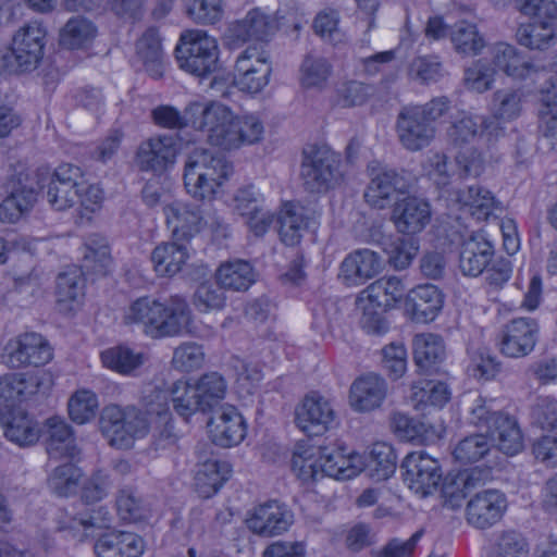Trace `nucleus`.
<instances>
[{
	"mask_svg": "<svg viewBox=\"0 0 557 557\" xmlns=\"http://www.w3.org/2000/svg\"><path fill=\"white\" fill-rule=\"evenodd\" d=\"M44 187H47L48 203L58 211L77 203L88 209L102 199L101 190L87 183L78 165L62 163L52 173L46 168L34 171L22 169L9 181V195L0 203V221L16 223L33 209L37 201V189Z\"/></svg>",
	"mask_w": 557,
	"mask_h": 557,
	"instance_id": "nucleus-1",
	"label": "nucleus"
},
{
	"mask_svg": "<svg viewBox=\"0 0 557 557\" xmlns=\"http://www.w3.org/2000/svg\"><path fill=\"white\" fill-rule=\"evenodd\" d=\"M125 325H136L150 338L174 337L187 332L191 311L185 298L171 296L161 301L153 296H141L123 310Z\"/></svg>",
	"mask_w": 557,
	"mask_h": 557,
	"instance_id": "nucleus-2",
	"label": "nucleus"
},
{
	"mask_svg": "<svg viewBox=\"0 0 557 557\" xmlns=\"http://www.w3.org/2000/svg\"><path fill=\"white\" fill-rule=\"evenodd\" d=\"M197 131L206 132L208 141L224 150L259 141L263 125L257 116H236L219 102L202 103L194 110Z\"/></svg>",
	"mask_w": 557,
	"mask_h": 557,
	"instance_id": "nucleus-3",
	"label": "nucleus"
},
{
	"mask_svg": "<svg viewBox=\"0 0 557 557\" xmlns=\"http://www.w3.org/2000/svg\"><path fill=\"white\" fill-rule=\"evenodd\" d=\"M232 172V164L223 156L197 148L185 161L184 185L193 198L210 200Z\"/></svg>",
	"mask_w": 557,
	"mask_h": 557,
	"instance_id": "nucleus-4",
	"label": "nucleus"
},
{
	"mask_svg": "<svg viewBox=\"0 0 557 557\" xmlns=\"http://www.w3.org/2000/svg\"><path fill=\"white\" fill-rule=\"evenodd\" d=\"M175 52L180 67L197 77H208L219 69L218 42L203 30L183 34Z\"/></svg>",
	"mask_w": 557,
	"mask_h": 557,
	"instance_id": "nucleus-5",
	"label": "nucleus"
},
{
	"mask_svg": "<svg viewBox=\"0 0 557 557\" xmlns=\"http://www.w3.org/2000/svg\"><path fill=\"white\" fill-rule=\"evenodd\" d=\"M300 176L309 193H325L341 184L339 156L326 146L312 147L304 153Z\"/></svg>",
	"mask_w": 557,
	"mask_h": 557,
	"instance_id": "nucleus-6",
	"label": "nucleus"
},
{
	"mask_svg": "<svg viewBox=\"0 0 557 557\" xmlns=\"http://www.w3.org/2000/svg\"><path fill=\"white\" fill-rule=\"evenodd\" d=\"M5 363L13 369L41 367L53 358V349L39 333L25 332L11 338L4 347Z\"/></svg>",
	"mask_w": 557,
	"mask_h": 557,
	"instance_id": "nucleus-7",
	"label": "nucleus"
},
{
	"mask_svg": "<svg viewBox=\"0 0 557 557\" xmlns=\"http://www.w3.org/2000/svg\"><path fill=\"white\" fill-rule=\"evenodd\" d=\"M46 36V28L39 22L27 23L15 32L10 50L17 72L28 73L39 66L45 53Z\"/></svg>",
	"mask_w": 557,
	"mask_h": 557,
	"instance_id": "nucleus-8",
	"label": "nucleus"
},
{
	"mask_svg": "<svg viewBox=\"0 0 557 557\" xmlns=\"http://www.w3.org/2000/svg\"><path fill=\"white\" fill-rule=\"evenodd\" d=\"M404 480L408 487L421 497L433 494L442 481L438 461L424 451H413L401 463Z\"/></svg>",
	"mask_w": 557,
	"mask_h": 557,
	"instance_id": "nucleus-9",
	"label": "nucleus"
},
{
	"mask_svg": "<svg viewBox=\"0 0 557 557\" xmlns=\"http://www.w3.org/2000/svg\"><path fill=\"white\" fill-rule=\"evenodd\" d=\"M52 384V375L46 371L8 373L0 377V405L7 410L13 409L16 403L37 393H46Z\"/></svg>",
	"mask_w": 557,
	"mask_h": 557,
	"instance_id": "nucleus-10",
	"label": "nucleus"
},
{
	"mask_svg": "<svg viewBox=\"0 0 557 557\" xmlns=\"http://www.w3.org/2000/svg\"><path fill=\"white\" fill-rule=\"evenodd\" d=\"M272 65L257 48L248 47L236 59L234 83L247 94H258L268 86Z\"/></svg>",
	"mask_w": 557,
	"mask_h": 557,
	"instance_id": "nucleus-11",
	"label": "nucleus"
},
{
	"mask_svg": "<svg viewBox=\"0 0 557 557\" xmlns=\"http://www.w3.org/2000/svg\"><path fill=\"white\" fill-rule=\"evenodd\" d=\"M395 128L399 143L409 151H419L428 147L435 137V126L413 106L401 108L397 114Z\"/></svg>",
	"mask_w": 557,
	"mask_h": 557,
	"instance_id": "nucleus-12",
	"label": "nucleus"
},
{
	"mask_svg": "<svg viewBox=\"0 0 557 557\" xmlns=\"http://www.w3.org/2000/svg\"><path fill=\"white\" fill-rule=\"evenodd\" d=\"M492 64L495 70L515 79H531L534 84L548 81L545 66L527 61L516 47L506 42H497L492 48Z\"/></svg>",
	"mask_w": 557,
	"mask_h": 557,
	"instance_id": "nucleus-13",
	"label": "nucleus"
},
{
	"mask_svg": "<svg viewBox=\"0 0 557 557\" xmlns=\"http://www.w3.org/2000/svg\"><path fill=\"white\" fill-rule=\"evenodd\" d=\"M537 332L539 325L534 319H512L498 334L499 351L510 358L528 356L536 345Z\"/></svg>",
	"mask_w": 557,
	"mask_h": 557,
	"instance_id": "nucleus-14",
	"label": "nucleus"
},
{
	"mask_svg": "<svg viewBox=\"0 0 557 557\" xmlns=\"http://www.w3.org/2000/svg\"><path fill=\"white\" fill-rule=\"evenodd\" d=\"M507 498L498 490H484L473 495L466 507L467 522L478 530L497 524L507 510Z\"/></svg>",
	"mask_w": 557,
	"mask_h": 557,
	"instance_id": "nucleus-15",
	"label": "nucleus"
},
{
	"mask_svg": "<svg viewBox=\"0 0 557 557\" xmlns=\"http://www.w3.org/2000/svg\"><path fill=\"white\" fill-rule=\"evenodd\" d=\"M297 426L308 435H322L335 424V410L326 398L312 394L296 409Z\"/></svg>",
	"mask_w": 557,
	"mask_h": 557,
	"instance_id": "nucleus-16",
	"label": "nucleus"
},
{
	"mask_svg": "<svg viewBox=\"0 0 557 557\" xmlns=\"http://www.w3.org/2000/svg\"><path fill=\"white\" fill-rule=\"evenodd\" d=\"M273 32L271 18L259 9H252L243 18L230 23L224 40L230 48H236L250 40H265Z\"/></svg>",
	"mask_w": 557,
	"mask_h": 557,
	"instance_id": "nucleus-17",
	"label": "nucleus"
},
{
	"mask_svg": "<svg viewBox=\"0 0 557 557\" xmlns=\"http://www.w3.org/2000/svg\"><path fill=\"white\" fill-rule=\"evenodd\" d=\"M166 224L177 242H189L206 225L200 208L193 203L173 201L163 208Z\"/></svg>",
	"mask_w": 557,
	"mask_h": 557,
	"instance_id": "nucleus-18",
	"label": "nucleus"
},
{
	"mask_svg": "<svg viewBox=\"0 0 557 557\" xmlns=\"http://www.w3.org/2000/svg\"><path fill=\"white\" fill-rule=\"evenodd\" d=\"M208 429L212 442L221 447L238 445L243 442L247 432L243 416L232 405L221 407L208 421Z\"/></svg>",
	"mask_w": 557,
	"mask_h": 557,
	"instance_id": "nucleus-19",
	"label": "nucleus"
},
{
	"mask_svg": "<svg viewBox=\"0 0 557 557\" xmlns=\"http://www.w3.org/2000/svg\"><path fill=\"white\" fill-rule=\"evenodd\" d=\"M293 518V512L284 504L270 500L253 509L247 525L258 535L274 536L287 531Z\"/></svg>",
	"mask_w": 557,
	"mask_h": 557,
	"instance_id": "nucleus-20",
	"label": "nucleus"
},
{
	"mask_svg": "<svg viewBox=\"0 0 557 557\" xmlns=\"http://www.w3.org/2000/svg\"><path fill=\"white\" fill-rule=\"evenodd\" d=\"M411 187V180L406 173L384 170L375 174L366 191V202L374 209L386 208L396 194H405Z\"/></svg>",
	"mask_w": 557,
	"mask_h": 557,
	"instance_id": "nucleus-21",
	"label": "nucleus"
},
{
	"mask_svg": "<svg viewBox=\"0 0 557 557\" xmlns=\"http://www.w3.org/2000/svg\"><path fill=\"white\" fill-rule=\"evenodd\" d=\"M176 154L177 149L172 136H157L139 145L135 162L140 171L161 173L175 162Z\"/></svg>",
	"mask_w": 557,
	"mask_h": 557,
	"instance_id": "nucleus-22",
	"label": "nucleus"
},
{
	"mask_svg": "<svg viewBox=\"0 0 557 557\" xmlns=\"http://www.w3.org/2000/svg\"><path fill=\"white\" fill-rule=\"evenodd\" d=\"M382 258L370 249H358L345 257L339 265L338 278L346 286H360L382 270Z\"/></svg>",
	"mask_w": 557,
	"mask_h": 557,
	"instance_id": "nucleus-23",
	"label": "nucleus"
},
{
	"mask_svg": "<svg viewBox=\"0 0 557 557\" xmlns=\"http://www.w3.org/2000/svg\"><path fill=\"white\" fill-rule=\"evenodd\" d=\"M493 257V244L483 233H472L460 244L459 269L465 276L476 277L484 272Z\"/></svg>",
	"mask_w": 557,
	"mask_h": 557,
	"instance_id": "nucleus-24",
	"label": "nucleus"
},
{
	"mask_svg": "<svg viewBox=\"0 0 557 557\" xmlns=\"http://www.w3.org/2000/svg\"><path fill=\"white\" fill-rule=\"evenodd\" d=\"M392 220L403 234L420 233L430 223V203L416 196L405 197L395 203Z\"/></svg>",
	"mask_w": 557,
	"mask_h": 557,
	"instance_id": "nucleus-25",
	"label": "nucleus"
},
{
	"mask_svg": "<svg viewBox=\"0 0 557 557\" xmlns=\"http://www.w3.org/2000/svg\"><path fill=\"white\" fill-rule=\"evenodd\" d=\"M387 395L386 381L375 373H368L354 381L349 391L350 406L357 411L379 408Z\"/></svg>",
	"mask_w": 557,
	"mask_h": 557,
	"instance_id": "nucleus-26",
	"label": "nucleus"
},
{
	"mask_svg": "<svg viewBox=\"0 0 557 557\" xmlns=\"http://www.w3.org/2000/svg\"><path fill=\"white\" fill-rule=\"evenodd\" d=\"M278 234L281 240L287 246L297 245L302 231L315 224V212L296 203H285L278 214Z\"/></svg>",
	"mask_w": 557,
	"mask_h": 557,
	"instance_id": "nucleus-27",
	"label": "nucleus"
},
{
	"mask_svg": "<svg viewBox=\"0 0 557 557\" xmlns=\"http://www.w3.org/2000/svg\"><path fill=\"white\" fill-rule=\"evenodd\" d=\"M110 522L109 511L99 507L96 509H79L71 508L60 510L58 516V528L60 531H70L77 535L79 531L81 539L88 535V531L92 529L107 528Z\"/></svg>",
	"mask_w": 557,
	"mask_h": 557,
	"instance_id": "nucleus-28",
	"label": "nucleus"
},
{
	"mask_svg": "<svg viewBox=\"0 0 557 557\" xmlns=\"http://www.w3.org/2000/svg\"><path fill=\"white\" fill-rule=\"evenodd\" d=\"M443 295L433 284H423L409 292L406 308L416 322L433 321L443 307Z\"/></svg>",
	"mask_w": 557,
	"mask_h": 557,
	"instance_id": "nucleus-29",
	"label": "nucleus"
},
{
	"mask_svg": "<svg viewBox=\"0 0 557 557\" xmlns=\"http://www.w3.org/2000/svg\"><path fill=\"white\" fill-rule=\"evenodd\" d=\"M94 549L98 557H140L145 545L139 535L117 531L101 535L96 541Z\"/></svg>",
	"mask_w": 557,
	"mask_h": 557,
	"instance_id": "nucleus-30",
	"label": "nucleus"
},
{
	"mask_svg": "<svg viewBox=\"0 0 557 557\" xmlns=\"http://www.w3.org/2000/svg\"><path fill=\"white\" fill-rule=\"evenodd\" d=\"M319 455L323 476L348 480L363 470V459L359 454L345 455L342 449L322 447Z\"/></svg>",
	"mask_w": 557,
	"mask_h": 557,
	"instance_id": "nucleus-31",
	"label": "nucleus"
},
{
	"mask_svg": "<svg viewBox=\"0 0 557 557\" xmlns=\"http://www.w3.org/2000/svg\"><path fill=\"white\" fill-rule=\"evenodd\" d=\"M46 451L52 459L73 458L77 454L72 428L61 418H49L45 423Z\"/></svg>",
	"mask_w": 557,
	"mask_h": 557,
	"instance_id": "nucleus-32",
	"label": "nucleus"
},
{
	"mask_svg": "<svg viewBox=\"0 0 557 557\" xmlns=\"http://www.w3.org/2000/svg\"><path fill=\"white\" fill-rule=\"evenodd\" d=\"M0 422L5 437L18 446H30L39 438L36 423L22 410H1Z\"/></svg>",
	"mask_w": 557,
	"mask_h": 557,
	"instance_id": "nucleus-33",
	"label": "nucleus"
},
{
	"mask_svg": "<svg viewBox=\"0 0 557 557\" xmlns=\"http://www.w3.org/2000/svg\"><path fill=\"white\" fill-rule=\"evenodd\" d=\"M541 98L539 108L540 128L553 147H557V74L539 87Z\"/></svg>",
	"mask_w": 557,
	"mask_h": 557,
	"instance_id": "nucleus-34",
	"label": "nucleus"
},
{
	"mask_svg": "<svg viewBox=\"0 0 557 557\" xmlns=\"http://www.w3.org/2000/svg\"><path fill=\"white\" fill-rule=\"evenodd\" d=\"M136 60L154 79L161 78L164 71V55L156 28L147 29L136 42Z\"/></svg>",
	"mask_w": 557,
	"mask_h": 557,
	"instance_id": "nucleus-35",
	"label": "nucleus"
},
{
	"mask_svg": "<svg viewBox=\"0 0 557 557\" xmlns=\"http://www.w3.org/2000/svg\"><path fill=\"white\" fill-rule=\"evenodd\" d=\"M391 426L399 438L408 442L428 445L441 437V432L433 425L410 418L401 412H394L392 414Z\"/></svg>",
	"mask_w": 557,
	"mask_h": 557,
	"instance_id": "nucleus-36",
	"label": "nucleus"
},
{
	"mask_svg": "<svg viewBox=\"0 0 557 557\" xmlns=\"http://www.w3.org/2000/svg\"><path fill=\"white\" fill-rule=\"evenodd\" d=\"M189 258L186 245L168 242L158 245L151 252L154 271L160 276H173L178 273Z\"/></svg>",
	"mask_w": 557,
	"mask_h": 557,
	"instance_id": "nucleus-37",
	"label": "nucleus"
},
{
	"mask_svg": "<svg viewBox=\"0 0 557 557\" xmlns=\"http://www.w3.org/2000/svg\"><path fill=\"white\" fill-rule=\"evenodd\" d=\"M405 292L406 287L399 277L383 276L371 283L362 295L376 308L386 311L403 299Z\"/></svg>",
	"mask_w": 557,
	"mask_h": 557,
	"instance_id": "nucleus-38",
	"label": "nucleus"
},
{
	"mask_svg": "<svg viewBox=\"0 0 557 557\" xmlns=\"http://www.w3.org/2000/svg\"><path fill=\"white\" fill-rule=\"evenodd\" d=\"M449 39L454 50L463 57L479 55L486 46L476 24L459 21L450 26Z\"/></svg>",
	"mask_w": 557,
	"mask_h": 557,
	"instance_id": "nucleus-39",
	"label": "nucleus"
},
{
	"mask_svg": "<svg viewBox=\"0 0 557 557\" xmlns=\"http://www.w3.org/2000/svg\"><path fill=\"white\" fill-rule=\"evenodd\" d=\"M396 465L394 448L389 444L379 442L371 446L366 456L363 470H367L373 480L384 481L394 474Z\"/></svg>",
	"mask_w": 557,
	"mask_h": 557,
	"instance_id": "nucleus-40",
	"label": "nucleus"
},
{
	"mask_svg": "<svg viewBox=\"0 0 557 557\" xmlns=\"http://www.w3.org/2000/svg\"><path fill=\"white\" fill-rule=\"evenodd\" d=\"M228 474L230 469L225 462L209 459L200 463L195 475V486L198 494L203 498L216 494L228 479Z\"/></svg>",
	"mask_w": 557,
	"mask_h": 557,
	"instance_id": "nucleus-41",
	"label": "nucleus"
},
{
	"mask_svg": "<svg viewBox=\"0 0 557 557\" xmlns=\"http://www.w3.org/2000/svg\"><path fill=\"white\" fill-rule=\"evenodd\" d=\"M445 347L440 335L432 333L417 334L413 338V358L418 368L430 372L433 367L442 362Z\"/></svg>",
	"mask_w": 557,
	"mask_h": 557,
	"instance_id": "nucleus-42",
	"label": "nucleus"
},
{
	"mask_svg": "<svg viewBox=\"0 0 557 557\" xmlns=\"http://www.w3.org/2000/svg\"><path fill=\"white\" fill-rule=\"evenodd\" d=\"M322 446L315 447L307 443L297 444L292 458V470L304 483L318 481L323 478L320 467L319 450Z\"/></svg>",
	"mask_w": 557,
	"mask_h": 557,
	"instance_id": "nucleus-43",
	"label": "nucleus"
},
{
	"mask_svg": "<svg viewBox=\"0 0 557 557\" xmlns=\"http://www.w3.org/2000/svg\"><path fill=\"white\" fill-rule=\"evenodd\" d=\"M450 398V391L446 383L434 380H420L412 384L410 400L418 410L429 406L443 407Z\"/></svg>",
	"mask_w": 557,
	"mask_h": 557,
	"instance_id": "nucleus-44",
	"label": "nucleus"
},
{
	"mask_svg": "<svg viewBox=\"0 0 557 557\" xmlns=\"http://www.w3.org/2000/svg\"><path fill=\"white\" fill-rule=\"evenodd\" d=\"M256 274L248 261L234 260L220 265L216 271L219 284L235 292H245L255 283Z\"/></svg>",
	"mask_w": 557,
	"mask_h": 557,
	"instance_id": "nucleus-45",
	"label": "nucleus"
},
{
	"mask_svg": "<svg viewBox=\"0 0 557 557\" xmlns=\"http://www.w3.org/2000/svg\"><path fill=\"white\" fill-rule=\"evenodd\" d=\"M497 447L506 455H516L523 448V437L517 420L505 413L496 419L490 431Z\"/></svg>",
	"mask_w": 557,
	"mask_h": 557,
	"instance_id": "nucleus-46",
	"label": "nucleus"
},
{
	"mask_svg": "<svg viewBox=\"0 0 557 557\" xmlns=\"http://www.w3.org/2000/svg\"><path fill=\"white\" fill-rule=\"evenodd\" d=\"M122 419V407L115 404L108 405L101 410L99 429L110 446L128 449L129 437L124 434Z\"/></svg>",
	"mask_w": 557,
	"mask_h": 557,
	"instance_id": "nucleus-47",
	"label": "nucleus"
},
{
	"mask_svg": "<svg viewBox=\"0 0 557 557\" xmlns=\"http://www.w3.org/2000/svg\"><path fill=\"white\" fill-rule=\"evenodd\" d=\"M454 195L455 200L463 207H469L471 214L475 215L478 220L487 219L495 207L493 194L479 185L457 189Z\"/></svg>",
	"mask_w": 557,
	"mask_h": 557,
	"instance_id": "nucleus-48",
	"label": "nucleus"
},
{
	"mask_svg": "<svg viewBox=\"0 0 557 557\" xmlns=\"http://www.w3.org/2000/svg\"><path fill=\"white\" fill-rule=\"evenodd\" d=\"M198 397L202 404V412H209L226 396L227 382L215 371L202 374L195 383Z\"/></svg>",
	"mask_w": 557,
	"mask_h": 557,
	"instance_id": "nucleus-49",
	"label": "nucleus"
},
{
	"mask_svg": "<svg viewBox=\"0 0 557 557\" xmlns=\"http://www.w3.org/2000/svg\"><path fill=\"white\" fill-rule=\"evenodd\" d=\"M201 104L202 102H193L185 108L183 113L172 106H159L151 111V116L154 124L163 128L181 129L189 126L197 129V115H194L193 112Z\"/></svg>",
	"mask_w": 557,
	"mask_h": 557,
	"instance_id": "nucleus-50",
	"label": "nucleus"
},
{
	"mask_svg": "<svg viewBox=\"0 0 557 557\" xmlns=\"http://www.w3.org/2000/svg\"><path fill=\"white\" fill-rule=\"evenodd\" d=\"M170 393L174 411L184 420L187 421L198 411L202 412V404L195 384L178 380L173 383Z\"/></svg>",
	"mask_w": 557,
	"mask_h": 557,
	"instance_id": "nucleus-51",
	"label": "nucleus"
},
{
	"mask_svg": "<svg viewBox=\"0 0 557 557\" xmlns=\"http://www.w3.org/2000/svg\"><path fill=\"white\" fill-rule=\"evenodd\" d=\"M520 45L530 48L544 50L548 48L555 38V25L547 22H532L521 24L516 33Z\"/></svg>",
	"mask_w": 557,
	"mask_h": 557,
	"instance_id": "nucleus-52",
	"label": "nucleus"
},
{
	"mask_svg": "<svg viewBox=\"0 0 557 557\" xmlns=\"http://www.w3.org/2000/svg\"><path fill=\"white\" fill-rule=\"evenodd\" d=\"M96 28L90 21L76 16L67 21L60 33V45L67 49H79L95 37Z\"/></svg>",
	"mask_w": 557,
	"mask_h": 557,
	"instance_id": "nucleus-53",
	"label": "nucleus"
},
{
	"mask_svg": "<svg viewBox=\"0 0 557 557\" xmlns=\"http://www.w3.org/2000/svg\"><path fill=\"white\" fill-rule=\"evenodd\" d=\"M491 111L503 122L518 119L522 112V92L513 88L499 89L493 94Z\"/></svg>",
	"mask_w": 557,
	"mask_h": 557,
	"instance_id": "nucleus-54",
	"label": "nucleus"
},
{
	"mask_svg": "<svg viewBox=\"0 0 557 557\" xmlns=\"http://www.w3.org/2000/svg\"><path fill=\"white\" fill-rule=\"evenodd\" d=\"M529 543L518 531L499 532L492 546L490 557H529Z\"/></svg>",
	"mask_w": 557,
	"mask_h": 557,
	"instance_id": "nucleus-55",
	"label": "nucleus"
},
{
	"mask_svg": "<svg viewBox=\"0 0 557 557\" xmlns=\"http://www.w3.org/2000/svg\"><path fill=\"white\" fill-rule=\"evenodd\" d=\"M468 420L478 428H485L488 432L496 424V419L505 413L494 408V400L481 395L468 396Z\"/></svg>",
	"mask_w": 557,
	"mask_h": 557,
	"instance_id": "nucleus-56",
	"label": "nucleus"
},
{
	"mask_svg": "<svg viewBox=\"0 0 557 557\" xmlns=\"http://www.w3.org/2000/svg\"><path fill=\"white\" fill-rule=\"evenodd\" d=\"M408 75L412 81L428 85L444 76V66L437 55H420L410 62Z\"/></svg>",
	"mask_w": 557,
	"mask_h": 557,
	"instance_id": "nucleus-57",
	"label": "nucleus"
},
{
	"mask_svg": "<svg viewBox=\"0 0 557 557\" xmlns=\"http://www.w3.org/2000/svg\"><path fill=\"white\" fill-rule=\"evenodd\" d=\"M101 360L107 368L122 374H129L143 364V355L135 354L132 349L117 346L104 350Z\"/></svg>",
	"mask_w": 557,
	"mask_h": 557,
	"instance_id": "nucleus-58",
	"label": "nucleus"
},
{
	"mask_svg": "<svg viewBox=\"0 0 557 557\" xmlns=\"http://www.w3.org/2000/svg\"><path fill=\"white\" fill-rule=\"evenodd\" d=\"M491 440L484 434H473L461 440L454 449V457L461 463L481 460L491 450Z\"/></svg>",
	"mask_w": 557,
	"mask_h": 557,
	"instance_id": "nucleus-59",
	"label": "nucleus"
},
{
	"mask_svg": "<svg viewBox=\"0 0 557 557\" xmlns=\"http://www.w3.org/2000/svg\"><path fill=\"white\" fill-rule=\"evenodd\" d=\"M84 295L82 270L71 267L57 277V296L59 302L75 301Z\"/></svg>",
	"mask_w": 557,
	"mask_h": 557,
	"instance_id": "nucleus-60",
	"label": "nucleus"
},
{
	"mask_svg": "<svg viewBox=\"0 0 557 557\" xmlns=\"http://www.w3.org/2000/svg\"><path fill=\"white\" fill-rule=\"evenodd\" d=\"M332 72V66L326 59L307 55L300 67V81L302 86L321 87L326 83Z\"/></svg>",
	"mask_w": 557,
	"mask_h": 557,
	"instance_id": "nucleus-61",
	"label": "nucleus"
},
{
	"mask_svg": "<svg viewBox=\"0 0 557 557\" xmlns=\"http://www.w3.org/2000/svg\"><path fill=\"white\" fill-rule=\"evenodd\" d=\"M97 409L98 398L91 391H78L69 400V414L78 424L90 421L96 416Z\"/></svg>",
	"mask_w": 557,
	"mask_h": 557,
	"instance_id": "nucleus-62",
	"label": "nucleus"
},
{
	"mask_svg": "<svg viewBox=\"0 0 557 557\" xmlns=\"http://www.w3.org/2000/svg\"><path fill=\"white\" fill-rule=\"evenodd\" d=\"M500 370L502 363L486 350L478 349L470 354L467 371L474 379L490 381L495 379Z\"/></svg>",
	"mask_w": 557,
	"mask_h": 557,
	"instance_id": "nucleus-63",
	"label": "nucleus"
},
{
	"mask_svg": "<svg viewBox=\"0 0 557 557\" xmlns=\"http://www.w3.org/2000/svg\"><path fill=\"white\" fill-rule=\"evenodd\" d=\"M533 423L543 431L557 434V400L549 396H541L532 407Z\"/></svg>",
	"mask_w": 557,
	"mask_h": 557,
	"instance_id": "nucleus-64",
	"label": "nucleus"
}]
</instances>
